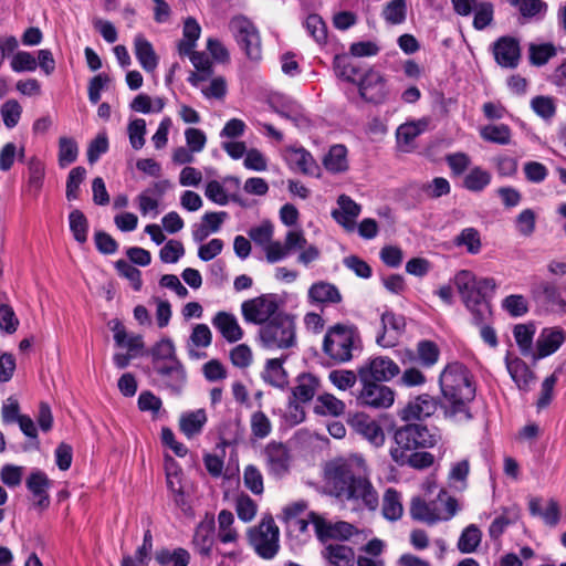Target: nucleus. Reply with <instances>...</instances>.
Returning a JSON list of instances; mask_svg holds the SVG:
<instances>
[{"label": "nucleus", "mask_w": 566, "mask_h": 566, "mask_svg": "<svg viewBox=\"0 0 566 566\" xmlns=\"http://www.w3.org/2000/svg\"><path fill=\"white\" fill-rule=\"evenodd\" d=\"M454 284L468 310L473 315L476 325L484 323L491 315V306L485 298L476 292V277L467 270H462L454 276Z\"/></svg>", "instance_id": "6"}, {"label": "nucleus", "mask_w": 566, "mask_h": 566, "mask_svg": "<svg viewBox=\"0 0 566 566\" xmlns=\"http://www.w3.org/2000/svg\"><path fill=\"white\" fill-rule=\"evenodd\" d=\"M243 483L254 495H261L264 492L263 474L254 464H249L244 468Z\"/></svg>", "instance_id": "50"}, {"label": "nucleus", "mask_w": 566, "mask_h": 566, "mask_svg": "<svg viewBox=\"0 0 566 566\" xmlns=\"http://www.w3.org/2000/svg\"><path fill=\"white\" fill-rule=\"evenodd\" d=\"M86 177V169L84 167L73 168L66 180L65 196L69 201L76 200L78 198L80 186Z\"/></svg>", "instance_id": "56"}, {"label": "nucleus", "mask_w": 566, "mask_h": 566, "mask_svg": "<svg viewBox=\"0 0 566 566\" xmlns=\"http://www.w3.org/2000/svg\"><path fill=\"white\" fill-rule=\"evenodd\" d=\"M233 523L234 516L230 511H220L218 514V537L224 544L235 543L238 539V532L232 527Z\"/></svg>", "instance_id": "46"}, {"label": "nucleus", "mask_w": 566, "mask_h": 566, "mask_svg": "<svg viewBox=\"0 0 566 566\" xmlns=\"http://www.w3.org/2000/svg\"><path fill=\"white\" fill-rule=\"evenodd\" d=\"M151 356L154 361L160 360L167 361L166 365L179 361L176 357L174 343L169 338L161 339L151 349Z\"/></svg>", "instance_id": "57"}, {"label": "nucleus", "mask_w": 566, "mask_h": 566, "mask_svg": "<svg viewBox=\"0 0 566 566\" xmlns=\"http://www.w3.org/2000/svg\"><path fill=\"white\" fill-rule=\"evenodd\" d=\"M50 486V480L45 473L35 471L30 474L27 480V488L36 499V505L40 509H46L50 504L48 489Z\"/></svg>", "instance_id": "31"}, {"label": "nucleus", "mask_w": 566, "mask_h": 566, "mask_svg": "<svg viewBox=\"0 0 566 566\" xmlns=\"http://www.w3.org/2000/svg\"><path fill=\"white\" fill-rule=\"evenodd\" d=\"M354 430L364 437L374 447L379 448L386 441L385 431L381 426L374 419L364 413L356 415L352 421Z\"/></svg>", "instance_id": "19"}, {"label": "nucleus", "mask_w": 566, "mask_h": 566, "mask_svg": "<svg viewBox=\"0 0 566 566\" xmlns=\"http://www.w3.org/2000/svg\"><path fill=\"white\" fill-rule=\"evenodd\" d=\"M229 29L234 40L252 61L262 57V41L256 25L247 17L238 14L229 21Z\"/></svg>", "instance_id": "8"}, {"label": "nucleus", "mask_w": 566, "mask_h": 566, "mask_svg": "<svg viewBox=\"0 0 566 566\" xmlns=\"http://www.w3.org/2000/svg\"><path fill=\"white\" fill-rule=\"evenodd\" d=\"M279 307V300L275 294H262L244 301L241 304V313L245 322L263 326L281 313Z\"/></svg>", "instance_id": "11"}, {"label": "nucleus", "mask_w": 566, "mask_h": 566, "mask_svg": "<svg viewBox=\"0 0 566 566\" xmlns=\"http://www.w3.org/2000/svg\"><path fill=\"white\" fill-rule=\"evenodd\" d=\"M399 371V366L392 359L386 356H377L370 358L358 368V378L360 381H389L396 377Z\"/></svg>", "instance_id": "15"}, {"label": "nucleus", "mask_w": 566, "mask_h": 566, "mask_svg": "<svg viewBox=\"0 0 566 566\" xmlns=\"http://www.w3.org/2000/svg\"><path fill=\"white\" fill-rule=\"evenodd\" d=\"M565 339L566 334L563 329H543L536 342L537 353L534 355V358L539 359L554 354L562 346Z\"/></svg>", "instance_id": "23"}, {"label": "nucleus", "mask_w": 566, "mask_h": 566, "mask_svg": "<svg viewBox=\"0 0 566 566\" xmlns=\"http://www.w3.org/2000/svg\"><path fill=\"white\" fill-rule=\"evenodd\" d=\"M207 420L205 409L185 412L180 416L179 429L187 438H193L201 432Z\"/></svg>", "instance_id": "33"}, {"label": "nucleus", "mask_w": 566, "mask_h": 566, "mask_svg": "<svg viewBox=\"0 0 566 566\" xmlns=\"http://www.w3.org/2000/svg\"><path fill=\"white\" fill-rule=\"evenodd\" d=\"M156 371L161 376L165 386L176 394H180L185 382L186 373L180 361L170 365H157Z\"/></svg>", "instance_id": "29"}, {"label": "nucleus", "mask_w": 566, "mask_h": 566, "mask_svg": "<svg viewBox=\"0 0 566 566\" xmlns=\"http://www.w3.org/2000/svg\"><path fill=\"white\" fill-rule=\"evenodd\" d=\"M70 229L74 239L78 243H84L87 240L88 222L84 213L77 209L73 210L70 216Z\"/></svg>", "instance_id": "54"}, {"label": "nucleus", "mask_w": 566, "mask_h": 566, "mask_svg": "<svg viewBox=\"0 0 566 566\" xmlns=\"http://www.w3.org/2000/svg\"><path fill=\"white\" fill-rule=\"evenodd\" d=\"M359 95L368 103L381 104L389 94L385 77L377 71L369 70L358 82Z\"/></svg>", "instance_id": "16"}, {"label": "nucleus", "mask_w": 566, "mask_h": 566, "mask_svg": "<svg viewBox=\"0 0 566 566\" xmlns=\"http://www.w3.org/2000/svg\"><path fill=\"white\" fill-rule=\"evenodd\" d=\"M274 227L270 221H263L249 231V237L263 248L266 261L276 263L289 256L295 249H303L306 238L302 230H291L286 233L284 242L273 241Z\"/></svg>", "instance_id": "3"}, {"label": "nucleus", "mask_w": 566, "mask_h": 566, "mask_svg": "<svg viewBox=\"0 0 566 566\" xmlns=\"http://www.w3.org/2000/svg\"><path fill=\"white\" fill-rule=\"evenodd\" d=\"M262 378L268 384L277 388H283L287 385V374L283 368V360L280 358L269 359L262 373Z\"/></svg>", "instance_id": "37"}, {"label": "nucleus", "mask_w": 566, "mask_h": 566, "mask_svg": "<svg viewBox=\"0 0 566 566\" xmlns=\"http://www.w3.org/2000/svg\"><path fill=\"white\" fill-rule=\"evenodd\" d=\"M311 523L314 526L317 538L327 541H347L356 533V527L345 521L332 522L315 512L310 513Z\"/></svg>", "instance_id": "12"}, {"label": "nucleus", "mask_w": 566, "mask_h": 566, "mask_svg": "<svg viewBox=\"0 0 566 566\" xmlns=\"http://www.w3.org/2000/svg\"><path fill=\"white\" fill-rule=\"evenodd\" d=\"M439 382L446 417L454 422L469 420V403L475 396L469 370L462 364H449L442 370Z\"/></svg>", "instance_id": "2"}, {"label": "nucleus", "mask_w": 566, "mask_h": 566, "mask_svg": "<svg viewBox=\"0 0 566 566\" xmlns=\"http://www.w3.org/2000/svg\"><path fill=\"white\" fill-rule=\"evenodd\" d=\"M325 481L331 494L353 503L357 510L375 512L379 506V494L369 479L363 457L353 455L328 462Z\"/></svg>", "instance_id": "1"}, {"label": "nucleus", "mask_w": 566, "mask_h": 566, "mask_svg": "<svg viewBox=\"0 0 566 566\" xmlns=\"http://www.w3.org/2000/svg\"><path fill=\"white\" fill-rule=\"evenodd\" d=\"M363 387L357 396L360 406L373 409H387L395 401L394 390L375 380L360 381Z\"/></svg>", "instance_id": "13"}, {"label": "nucleus", "mask_w": 566, "mask_h": 566, "mask_svg": "<svg viewBox=\"0 0 566 566\" xmlns=\"http://www.w3.org/2000/svg\"><path fill=\"white\" fill-rule=\"evenodd\" d=\"M28 167V187L34 193H39L43 187L45 178V164L38 157L32 156L27 161Z\"/></svg>", "instance_id": "41"}, {"label": "nucleus", "mask_w": 566, "mask_h": 566, "mask_svg": "<svg viewBox=\"0 0 566 566\" xmlns=\"http://www.w3.org/2000/svg\"><path fill=\"white\" fill-rule=\"evenodd\" d=\"M502 307L513 317H520L528 312V303L521 294H511L502 301Z\"/></svg>", "instance_id": "62"}, {"label": "nucleus", "mask_w": 566, "mask_h": 566, "mask_svg": "<svg viewBox=\"0 0 566 566\" xmlns=\"http://www.w3.org/2000/svg\"><path fill=\"white\" fill-rule=\"evenodd\" d=\"M166 480L168 489L175 494V502L178 505L184 504L180 471L175 460L169 455L166 457Z\"/></svg>", "instance_id": "40"}, {"label": "nucleus", "mask_w": 566, "mask_h": 566, "mask_svg": "<svg viewBox=\"0 0 566 566\" xmlns=\"http://www.w3.org/2000/svg\"><path fill=\"white\" fill-rule=\"evenodd\" d=\"M214 530L213 518H207L197 525L192 544L201 556L209 557L211 555L214 543Z\"/></svg>", "instance_id": "24"}, {"label": "nucleus", "mask_w": 566, "mask_h": 566, "mask_svg": "<svg viewBox=\"0 0 566 566\" xmlns=\"http://www.w3.org/2000/svg\"><path fill=\"white\" fill-rule=\"evenodd\" d=\"M308 298L313 303H338L342 296L335 285L321 281L310 287Z\"/></svg>", "instance_id": "34"}, {"label": "nucleus", "mask_w": 566, "mask_h": 566, "mask_svg": "<svg viewBox=\"0 0 566 566\" xmlns=\"http://www.w3.org/2000/svg\"><path fill=\"white\" fill-rule=\"evenodd\" d=\"M496 62L504 67H515L521 56L517 40L511 36L500 38L493 45Z\"/></svg>", "instance_id": "21"}, {"label": "nucleus", "mask_w": 566, "mask_h": 566, "mask_svg": "<svg viewBox=\"0 0 566 566\" xmlns=\"http://www.w3.org/2000/svg\"><path fill=\"white\" fill-rule=\"evenodd\" d=\"M481 137L490 143L509 145L511 142V129L507 125H486L480 130Z\"/></svg>", "instance_id": "48"}, {"label": "nucleus", "mask_w": 566, "mask_h": 566, "mask_svg": "<svg viewBox=\"0 0 566 566\" xmlns=\"http://www.w3.org/2000/svg\"><path fill=\"white\" fill-rule=\"evenodd\" d=\"M205 196L219 206H226L229 200L238 201V196L228 195L226 185L218 180H211L206 185Z\"/></svg>", "instance_id": "49"}, {"label": "nucleus", "mask_w": 566, "mask_h": 566, "mask_svg": "<svg viewBox=\"0 0 566 566\" xmlns=\"http://www.w3.org/2000/svg\"><path fill=\"white\" fill-rule=\"evenodd\" d=\"M491 182V174L480 167L471 169L463 180L464 187L470 191H481Z\"/></svg>", "instance_id": "52"}, {"label": "nucleus", "mask_w": 566, "mask_h": 566, "mask_svg": "<svg viewBox=\"0 0 566 566\" xmlns=\"http://www.w3.org/2000/svg\"><path fill=\"white\" fill-rule=\"evenodd\" d=\"M322 555L333 566H353L355 562L354 549L347 545L328 544Z\"/></svg>", "instance_id": "32"}, {"label": "nucleus", "mask_w": 566, "mask_h": 566, "mask_svg": "<svg viewBox=\"0 0 566 566\" xmlns=\"http://www.w3.org/2000/svg\"><path fill=\"white\" fill-rule=\"evenodd\" d=\"M235 512L242 522H251L258 512V504L248 494L240 493L235 499Z\"/></svg>", "instance_id": "51"}, {"label": "nucleus", "mask_w": 566, "mask_h": 566, "mask_svg": "<svg viewBox=\"0 0 566 566\" xmlns=\"http://www.w3.org/2000/svg\"><path fill=\"white\" fill-rule=\"evenodd\" d=\"M78 155V148L76 143L69 137H61L59 139V165L60 167H66L74 163Z\"/></svg>", "instance_id": "55"}, {"label": "nucleus", "mask_w": 566, "mask_h": 566, "mask_svg": "<svg viewBox=\"0 0 566 566\" xmlns=\"http://www.w3.org/2000/svg\"><path fill=\"white\" fill-rule=\"evenodd\" d=\"M515 227L521 235L531 237L536 228L535 212L532 209L522 210L515 219Z\"/></svg>", "instance_id": "63"}, {"label": "nucleus", "mask_w": 566, "mask_h": 566, "mask_svg": "<svg viewBox=\"0 0 566 566\" xmlns=\"http://www.w3.org/2000/svg\"><path fill=\"white\" fill-rule=\"evenodd\" d=\"M130 146L138 150L144 147L146 140V122L143 118L130 120L127 126Z\"/></svg>", "instance_id": "60"}, {"label": "nucleus", "mask_w": 566, "mask_h": 566, "mask_svg": "<svg viewBox=\"0 0 566 566\" xmlns=\"http://www.w3.org/2000/svg\"><path fill=\"white\" fill-rule=\"evenodd\" d=\"M405 327L406 319L402 315L385 312L381 315V333L376 338L377 344L384 348L394 347Z\"/></svg>", "instance_id": "17"}, {"label": "nucleus", "mask_w": 566, "mask_h": 566, "mask_svg": "<svg viewBox=\"0 0 566 566\" xmlns=\"http://www.w3.org/2000/svg\"><path fill=\"white\" fill-rule=\"evenodd\" d=\"M454 243L458 247L464 245L467 251L471 254H476L481 250V238L480 233L474 228L463 229L459 235L455 237Z\"/></svg>", "instance_id": "53"}, {"label": "nucleus", "mask_w": 566, "mask_h": 566, "mask_svg": "<svg viewBox=\"0 0 566 566\" xmlns=\"http://www.w3.org/2000/svg\"><path fill=\"white\" fill-rule=\"evenodd\" d=\"M259 342L268 350L289 349L296 345V324L292 315L279 313L259 329Z\"/></svg>", "instance_id": "5"}, {"label": "nucleus", "mask_w": 566, "mask_h": 566, "mask_svg": "<svg viewBox=\"0 0 566 566\" xmlns=\"http://www.w3.org/2000/svg\"><path fill=\"white\" fill-rule=\"evenodd\" d=\"M394 440L396 447L390 449V455L395 462H401L405 459V452L418 448H429L436 442L434 437L428 428L422 424H407L396 430Z\"/></svg>", "instance_id": "7"}, {"label": "nucleus", "mask_w": 566, "mask_h": 566, "mask_svg": "<svg viewBox=\"0 0 566 566\" xmlns=\"http://www.w3.org/2000/svg\"><path fill=\"white\" fill-rule=\"evenodd\" d=\"M155 559L160 566H188L190 563V554L187 549L181 547L174 551L161 548L156 553Z\"/></svg>", "instance_id": "42"}, {"label": "nucleus", "mask_w": 566, "mask_h": 566, "mask_svg": "<svg viewBox=\"0 0 566 566\" xmlns=\"http://www.w3.org/2000/svg\"><path fill=\"white\" fill-rule=\"evenodd\" d=\"M187 55L197 70L189 75L188 82L192 86H200L201 83L207 82L212 76V62L203 52H196L193 49L191 50V53Z\"/></svg>", "instance_id": "30"}, {"label": "nucleus", "mask_w": 566, "mask_h": 566, "mask_svg": "<svg viewBox=\"0 0 566 566\" xmlns=\"http://www.w3.org/2000/svg\"><path fill=\"white\" fill-rule=\"evenodd\" d=\"M201 33V28L193 18H187L184 23V40L179 43V53L189 54L196 46Z\"/></svg>", "instance_id": "45"}, {"label": "nucleus", "mask_w": 566, "mask_h": 566, "mask_svg": "<svg viewBox=\"0 0 566 566\" xmlns=\"http://www.w3.org/2000/svg\"><path fill=\"white\" fill-rule=\"evenodd\" d=\"M318 405L316 409L321 413H328L331 416H339L345 410V403L331 394H324L317 399Z\"/></svg>", "instance_id": "61"}, {"label": "nucleus", "mask_w": 566, "mask_h": 566, "mask_svg": "<svg viewBox=\"0 0 566 566\" xmlns=\"http://www.w3.org/2000/svg\"><path fill=\"white\" fill-rule=\"evenodd\" d=\"M427 127L428 120L424 118L400 125L396 133L398 147L402 151H410L413 148L415 139L423 133Z\"/></svg>", "instance_id": "26"}, {"label": "nucleus", "mask_w": 566, "mask_h": 566, "mask_svg": "<svg viewBox=\"0 0 566 566\" xmlns=\"http://www.w3.org/2000/svg\"><path fill=\"white\" fill-rule=\"evenodd\" d=\"M528 510L531 515L539 516L548 526H556L560 518V509L554 499H549L545 505L542 506V499L531 497L528 500Z\"/></svg>", "instance_id": "27"}, {"label": "nucleus", "mask_w": 566, "mask_h": 566, "mask_svg": "<svg viewBox=\"0 0 566 566\" xmlns=\"http://www.w3.org/2000/svg\"><path fill=\"white\" fill-rule=\"evenodd\" d=\"M261 454L269 474L282 478L289 473L292 455L284 443L271 441L262 449Z\"/></svg>", "instance_id": "14"}, {"label": "nucleus", "mask_w": 566, "mask_h": 566, "mask_svg": "<svg viewBox=\"0 0 566 566\" xmlns=\"http://www.w3.org/2000/svg\"><path fill=\"white\" fill-rule=\"evenodd\" d=\"M289 165L304 175H318L319 167L313 156L304 148H290L286 150Z\"/></svg>", "instance_id": "28"}, {"label": "nucleus", "mask_w": 566, "mask_h": 566, "mask_svg": "<svg viewBox=\"0 0 566 566\" xmlns=\"http://www.w3.org/2000/svg\"><path fill=\"white\" fill-rule=\"evenodd\" d=\"M212 325L229 343H235L243 337V329L237 317L231 313L224 311L218 312L212 318Z\"/></svg>", "instance_id": "22"}, {"label": "nucleus", "mask_w": 566, "mask_h": 566, "mask_svg": "<svg viewBox=\"0 0 566 566\" xmlns=\"http://www.w3.org/2000/svg\"><path fill=\"white\" fill-rule=\"evenodd\" d=\"M532 295L537 301L565 307V301L562 298L558 289L551 282L542 281L535 284L532 289Z\"/></svg>", "instance_id": "39"}, {"label": "nucleus", "mask_w": 566, "mask_h": 566, "mask_svg": "<svg viewBox=\"0 0 566 566\" xmlns=\"http://www.w3.org/2000/svg\"><path fill=\"white\" fill-rule=\"evenodd\" d=\"M460 510L458 501L441 490L436 499L426 501L419 496L411 500L410 516L419 522L433 525L451 520Z\"/></svg>", "instance_id": "4"}, {"label": "nucleus", "mask_w": 566, "mask_h": 566, "mask_svg": "<svg viewBox=\"0 0 566 566\" xmlns=\"http://www.w3.org/2000/svg\"><path fill=\"white\" fill-rule=\"evenodd\" d=\"M338 209L333 210L332 216L335 221L346 231H354L356 228V219L361 212L360 205L356 203L350 197L340 195L337 198Z\"/></svg>", "instance_id": "20"}, {"label": "nucleus", "mask_w": 566, "mask_h": 566, "mask_svg": "<svg viewBox=\"0 0 566 566\" xmlns=\"http://www.w3.org/2000/svg\"><path fill=\"white\" fill-rule=\"evenodd\" d=\"M507 371L518 389L527 391L535 382L536 376L525 361L520 358L505 359Z\"/></svg>", "instance_id": "25"}, {"label": "nucleus", "mask_w": 566, "mask_h": 566, "mask_svg": "<svg viewBox=\"0 0 566 566\" xmlns=\"http://www.w3.org/2000/svg\"><path fill=\"white\" fill-rule=\"evenodd\" d=\"M515 8L524 21L542 19L547 11V4L543 0H521Z\"/></svg>", "instance_id": "47"}, {"label": "nucleus", "mask_w": 566, "mask_h": 566, "mask_svg": "<svg viewBox=\"0 0 566 566\" xmlns=\"http://www.w3.org/2000/svg\"><path fill=\"white\" fill-rule=\"evenodd\" d=\"M417 353L421 364L426 367L433 366L440 356L439 347L431 340H421L417 345Z\"/></svg>", "instance_id": "59"}, {"label": "nucleus", "mask_w": 566, "mask_h": 566, "mask_svg": "<svg viewBox=\"0 0 566 566\" xmlns=\"http://www.w3.org/2000/svg\"><path fill=\"white\" fill-rule=\"evenodd\" d=\"M208 85L203 83L198 86L202 95L207 98L223 99L227 94V81L223 76L210 77Z\"/></svg>", "instance_id": "58"}, {"label": "nucleus", "mask_w": 566, "mask_h": 566, "mask_svg": "<svg viewBox=\"0 0 566 566\" xmlns=\"http://www.w3.org/2000/svg\"><path fill=\"white\" fill-rule=\"evenodd\" d=\"M403 507L400 502L399 493L389 488L386 490L382 499V515L389 521H397L402 516Z\"/></svg>", "instance_id": "44"}, {"label": "nucleus", "mask_w": 566, "mask_h": 566, "mask_svg": "<svg viewBox=\"0 0 566 566\" xmlns=\"http://www.w3.org/2000/svg\"><path fill=\"white\" fill-rule=\"evenodd\" d=\"M134 44L136 57L143 69L147 72L154 71L158 61L151 44L142 35L135 38Z\"/></svg>", "instance_id": "36"}, {"label": "nucleus", "mask_w": 566, "mask_h": 566, "mask_svg": "<svg viewBox=\"0 0 566 566\" xmlns=\"http://www.w3.org/2000/svg\"><path fill=\"white\" fill-rule=\"evenodd\" d=\"M324 167L333 172L338 174L348 169L347 149L344 145H334L323 159Z\"/></svg>", "instance_id": "35"}, {"label": "nucleus", "mask_w": 566, "mask_h": 566, "mask_svg": "<svg viewBox=\"0 0 566 566\" xmlns=\"http://www.w3.org/2000/svg\"><path fill=\"white\" fill-rule=\"evenodd\" d=\"M353 331L337 324L327 331L323 342V352L336 363H346L353 357Z\"/></svg>", "instance_id": "10"}, {"label": "nucleus", "mask_w": 566, "mask_h": 566, "mask_svg": "<svg viewBox=\"0 0 566 566\" xmlns=\"http://www.w3.org/2000/svg\"><path fill=\"white\" fill-rule=\"evenodd\" d=\"M437 401L428 394H422L410 401L400 410L399 417L403 421L421 420L430 417L437 410Z\"/></svg>", "instance_id": "18"}, {"label": "nucleus", "mask_w": 566, "mask_h": 566, "mask_svg": "<svg viewBox=\"0 0 566 566\" xmlns=\"http://www.w3.org/2000/svg\"><path fill=\"white\" fill-rule=\"evenodd\" d=\"M481 541V530L476 525L470 524L462 531L458 539L457 547L462 554H471L478 549Z\"/></svg>", "instance_id": "43"}, {"label": "nucleus", "mask_w": 566, "mask_h": 566, "mask_svg": "<svg viewBox=\"0 0 566 566\" xmlns=\"http://www.w3.org/2000/svg\"><path fill=\"white\" fill-rule=\"evenodd\" d=\"M296 382L293 389L294 398L301 402L312 400L318 389V379L312 374H302L297 377Z\"/></svg>", "instance_id": "38"}, {"label": "nucleus", "mask_w": 566, "mask_h": 566, "mask_svg": "<svg viewBox=\"0 0 566 566\" xmlns=\"http://www.w3.org/2000/svg\"><path fill=\"white\" fill-rule=\"evenodd\" d=\"M251 432L258 439L266 438L272 431V423L269 417L262 411H255L250 420Z\"/></svg>", "instance_id": "64"}, {"label": "nucleus", "mask_w": 566, "mask_h": 566, "mask_svg": "<svg viewBox=\"0 0 566 566\" xmlns=\"http://www.w3.org/2000/svg\"><path fill=\"white\" fill-rule=\"evenodd\" d=\"M279 527L272 516H264L260 524L249 530V542L259 556L273 558L279 551Z\"/></svg>", "instance_id": "9"}]
</instances>
